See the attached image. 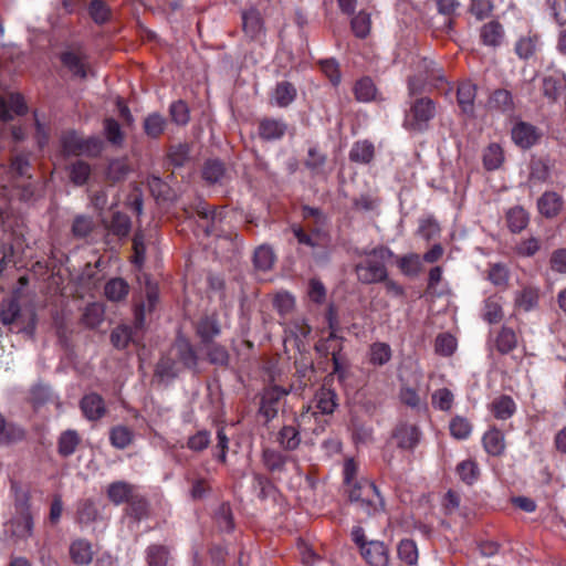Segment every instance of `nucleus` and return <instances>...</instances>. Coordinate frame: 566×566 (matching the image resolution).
Instances as JSON below:
<instances>
[{
  "label": "nucleus",
  "instance_id": "nucleus-1",
  "mask_svg": "<svg viewBox=\"0 0 566 566\" xmlns=\"http://www.w3.org/2000/svg\"><path fill=\"white\" fill-rule=\"evenodd\" d=\"M355 254L365 258L355 265V273L360 283L376 284L386 280L387 263L394 256V252L389 248L379 245L371 250L357 249Z\"/></svg>",
  "mask_w": 566,
  "mask_h": 566
},
{
  "label": "nucleus",
  "instance_id": "nucleus-2",
  "mask_svg": "<svg viewBox=\"0 0 566 566\" xmlns=\"http://www.w3.org/2000/svg\"><path fill=\"white\" fill-rule=\"evenodd\" d=\"M349 501L370 516L384 509V500L378 488L370 481H361L349 491Z\"/></svg>",
  "mask_w": 566,
  "mask_h": 566
},
{
  "label": "nucleus",
  "instance_id": "nucleus-3",
  "mask_svg": "<svg viewBox=\"0 0 566 566\" xmlns=\"http://www.w3.org/2000/svg\"><path fill=\"white\" fill-rule=\"evenodd\" d=\"M436 116V104L429 97L416 98L411 105L406 118V126L422 132L428 127V123Z\"/></svg>",
  "mask_w": 566,
  "mask_h": 566
},
{
  "label": "nucleus",
  "instance_id": "nucleus-4",
  "mask_svg": "<svg viewBox=\"0 0 566 566\" xmlns=\"http://www.w3.org/2000/svg\"><path fill=\"white\" fill-rule=\"evenodd\" d=\"M61 145L63 154L66 156L96 155L101 150V142L98 139H84L74 130L63 134Z\"/></svg>",
  "mask_w": 566,
  "mask_h": 566
},
{
  "label": "nucleus",
  "instance_id": "nucleus-5",
  "mask_svg": "<svg viewBox=\"0 0 566 566\" xmlns=\"http://www.w3.org/2000/svg\"><path fill=\"white\" fill-rule=\"evenodd\" d=\"M418 75L409 78L408 88L410 95L419 93L424 82L443 81L444 76L438 64L429 59H421L418 64Z\"/></svg>",
  "mask_w": 566,
  "mask_h": 566
},
{
  "label": "nucleus",
  "instance_id": "nucleus-6",
  "mask_svg": "<svg viewBox=\"0 0 566 566\" xmlns=\"http://www.w3.org/2000/svg\"><path fill=\"white\" fill-rule=\"evenodd\" d=\"M390 438L397 448L413 451L420 442L421 431L416 424L400 421L392 429Z\"/></svg>",
  "mask_w": 566,
  "mask_h": 566
},
{
  "label": "nucleus",
  "instance_id": "nucleus-7",
  "mask_svg": "<svg viewBox=\"0 0 566 566\" xmlns=\"http://www.w3.org/2000/svg\"><path fill=\"white\" fill-rule=\"evenodd\" d=\"M1 322L4 325H11L17 323L18 332L24 333L27 335H33L35 329V314L33 312L30 313L29 323L25 326H20L22 322V313L17 300H10L2 304L0 311Z\"/></svg>",
  "mask_w": 566,
  "mask_h": 566
},
{
  "label": "nucleus",
  "instance_id": "nucleus-8",
  "mask_svg": "<svg viewBox=\"0 0 566 566\" xmlns=\"http://www.w3.org/2000/svg\"><path fill=\"white\" fill-rule=\"evenodd\" d=\"M293 233L300 244L307 245L313 249V258L317 263L326 264L331 258L328 247L323 244L313 233H307L301 227H294Z\"/></svg>",
  "mask_w": 566,
  "mask_h": 566
},
{
  "label": "nucleus",
  "instance_id": "nucleus-9",
  "mask_svg": "<svg viewBox=\"0 0 566 566\" xmlns=\"http://www.w3.org/2000/svg\"><path fill=\"white\" fill-rule=\"evenodd\" d=\"M287 394L289 390L280 386H272L263 392L260 405V413L265 418L266 421H271L276 417L280 401Z\"/></svg>",
  "mask_w": 566,
  "mask_h": 566
},
{
  "label": "nucleus",
  "instance_id": "nucleus-10",
  "mask_svg": "<svg viewBox=\"0 0 566 566\" xmlns=\"http://www.w3.org/2000/svg\"><path fill=\"white\" fill-rule=\"evenodd\" d=\"M290 457L271 448L262 451V463L273 479L280 480L287 472L286 463Z\"/></svg>",
  "mask_w": 566,
  "mask_h": 566
},
{
  "label": "nucleus",
  "instance_id": "nucleus-11",
  "mask_svg": "<svg viewBox=\"0 0 566 566\" xmlns=\"http://www.w3.org/2000/svg\"><path fill=\"white\" fill-rule=\"evenodd\" d=\"M541 137V133L534 125L518 122L512 128V139L521 148L527 149L534 146Z\"/></svg>",
  "mask_w": 566,
  "mask_h": 566
},
{
  "label": "nucleus",
  "instance_id": "nucleus-12",
  "mask_svg": "<svg viewBox=\"0 0 566 566\" xmlns=\"http://www.w3.org/2000/svg\"><path fill=\"white\" fill-rule=\"evenodd\" d=\"M360 554L371 566H388L389 551L384 542L369 541L360 549Z\"/></svg>",
  "mask_w": 566,
  "mask_h": 566
},
{
  "label": "nucleus",
  "instance_id": "nucleus-13",
  "mask_svg": "<svg viewBox=\"0 0 566 566\" xmlns=\"http://www.w3.org/2000/svg\"><path fill=\"white\" fill-rule=\"evenodd\" d=\"M101 517L102 515L96 500L88 497L78 500L76 502L75 521L80 525L86 526L93 522H96Z\"/></svg>",
  "mask_w": 566,
  "mask_h": 566
},
{
  "label": "nucleus",
  "instance_id": "nucleus-14",
  "mask_svg": "<svg viewBox=\"0 0 566 566\" xmlns=\"http://www.w3.org/2000/svg\"><path fill=\"white\" fill-rule=\"evenodd\" d=\"M242 29L251 40H260L264 34L263 20L258 9L251 8L242 12Z\"/></svg>",
  "mask_w": 566,
  "mask_h": 566
},
{
  "label": "nucleus",
  "instance_id": "nucleus-15",
  "mask_svg": "<svg viewBox=\"0 0 566 566\" xmlns=\"http://www.w3.org/2000/svg\"><path fill=\"white\" fill-rule=\"evenodd\" d=\"M28 111V107L24 103L22 95L12 93L8 96V98L0 97V119L3 122H9L15 115H23Z\"/></svg>",
  "mask_w": 566,
  "mask_h": 566
},
{
  "label": "nucleus",
  "instance_id": "nucleus-16",
  "mask_svg": "<svg viewBox=\"0 0 566 566\" xmlns=\"http://www.w3.org/2000/svg\"><path fill=\"white\" fill-rule=\"evenodd\" d=\"M196 333L200 337L202 344L208 345L220 335L221 327L216 315H206L196 324Z\"/></svg>",
  "mask_w": 566,
  "mask_h": 566
},
{
  "label": "nucleus",
  "instance_id": "nucleus-17",
  "mask_svg": "<svg viewBox=\"0 0 566 566\" xmlns=\"http://www.w3.org/2000/svg\"><path fill=\"white\" fill-rule=\"evenodd\" d=\"M476 96V85L470 81H464L459 84L457 91L458 104L463 114L467 116H474V101Z\"/></svg>",
  "mask_w": 566,
  "mask_h": 566
},
{
  "label": "nucleus",
  "instance_id": "nucleus-18",
  "mask_svg": "<svg viewBox=\"0 0 566 566\" xmlns=\"http://www.w3.org/2000/svg\"><path fill=\"white\" fill-rule=\"evenodd\" d=\"M504 36V28L497 21H490L480 30V39L482 43L492 49L499 48L503 43Z\"/></svg>",
  "mask_w": 566,
  "mask_h": 566
},
{
  "label": "nucleus",
  "instance_id": "nucleus-19",
  "mask_svg": "<svg viewBox=\"0 0 566 566\" xmlns=\"http://www.w3.org/2000/svg\"><path fill=\"white\" fill-rule=\"evenodd\" d=\"M102 222L105 229L118 239L127 238L132 230L130 218L119 211L114 212L111 220L104 219Z\"/></svg>",
  "mask_w": 566,
  "mask_h": 566
},
{
  "label": "nucleus",
  "instance_id": "nucleus-20",
  "mask_svg": "<svg viewBox=\"0 0 566 566\" xmlns=\"http://www.w3.org/2000/svg\"><path fill=\"white\" fill-rule=\"evenodd\" d=\"M287 129V125L282 119L263 118L259 123V135L264 140L281 139Z\"/></svg>",
  "mask_w": 566,
  "mask_h": 566
},
{
  "label": "nucleus",
  "instance_id": "nucleus-21",
  "mask_svg": "<svg viewBox=\"0 0 566 566\" xmlns=\"http://www.w3.org/2000/svg\"><path fill=\"white\" fill-rule=\"evenodd\" d=\"M33 520L28 509H23L19 516L12 518L8 532L12 537L25 539L32 534Z\"/></svg>",
  "mask_w": 566,
  "mask_h": 566
},
{
  "label": "nucleus",
  "instance_id": "nucleus-22",
  "mask_svg": "<svg viewBox=\"0 0 566 566\" xmlns=\"http://www.w3.org/2000/svg\"><path fill=\"white\" fill-rule=\"evenodd\" d=\"M197 214L201 220L207 221V224L205 226L206 234H216L218 226L223 220V212L217 210L214 207H209L206 203H199L197 207Z\"/></svg>",
  "mask_w": 566,
  "mask_h": 566
},
{
  "label": "nucleus",
  "instance_id": "nucleus-23",
  "mask_svg": "<svg viewBox=\"0 0 566 566\" xmlns=\"http://www.w3.org/2000/svg\"><path fill=\"white\" fill-rule=\"evenodd\" d=\"M562 197L554 191L544 192L537 200V208L541 214L546 218L557 216L562 209Z\"/></svg>",
  "mask_w": 566,
  "mask_h": 566
},
{
  "label": "nucleus",
  "instance_id": "nucleus-24",
  "mask_svg": "<svg viewBox=\"0 0 566 566\" xmlns=\"http://www.w3.org/2000/svg\"><path fill=\"white\" fill-rule=\"evenodd\" d=\"M92 545L87 539L77 538L70 545V556L76 565H88L93 560Z\"/></svg>",
  "mask_w": 566,
  "mask_h": 566
},
{
  "label": "nucleus",
  "instance_id": "nucleus-25",
  "mask_svg": "<svg viewBox=\"0 0 566 566\" xmlns=\"http://www.w3.org/2000/svg\"><path fill=\"white\" fill-rule=\"evenodd\" d=\"M107 497L115 505L128 503L134 494V486L125 481H116L108 485Z\"/></svg>",
  "mask_w": 566,
  "mask_h": 566
},
{
  "label": "nucleus",
  "instance_id": "nucleus-26",
  "mask_svg": "<svg viewBox=\"0 0 566 566\" xmlns=\"http://www.w3.org/2000/svg\"><path fill=\"white\" fill-rule=\"evenodd\" d=\"M25 438V430L12 422L6 421L0 413V444L9 446L18 443Z\"/></svg>",
  "mask_w": 566,
  "mask_h": 566
},
{
  "label": "nucleus",
  "instance_id": "nucleus-27",
  "mask_svg": "<svg viewBox=\"0 0 566 566\" xmlns=\"http://www.w3.org/2000/svg\"><path fill=\"white\" fill-rule=\"evenodd\" d=\"M81 409L88 420H97L105 413L104 400L97 394H90L81 400Z\"/></svg>",
  "mask_w": 566,
  "mask_h": 566
},
{
  "label": "nucleus",
  "instance_id": "nucleus-28",
  "mask_svg": "<svg viewBox=\"0 0 566 566\" xmlns=\"http://www.w3.org/2000/svg\"><path fill=\"white\" fill-rule=\"evenodd\" d=\"M539 46V35L536 33H527L522 35L515 43L514 51L521 60H530L536 53Z\"/></svg>",
  "mask_w": 566,
  "mask_h": 566
},
{
  "label": "nucleus",
  "instance_id": "nucleus-29",
  "mask_svg": "<svg viewBox=\"0 0 566 566\" xmlns=\"http://www.w3.org/2000/svg\"><path fill=\"white\" fill-rule=\"evenodd\" d=\"M202 178L210 185H222L227 178V169L222 161L209 159L202 167Z\"/></svg>",
  "mask_w": 566,
  "mask_h": 566
},
{
  "label": "nucleus",
  "instance_id": "nucleus-30",
  "mask_svg": "<svg viewBox=\"0 0 566 566\" xmlns=\"http://www.w3.org/2000/svg\"><path fill=\"white\" fill-rule=\"evenodd\" d=\"M178 360L184 367L196 370L198 366V355L192 345L186 339H178L174 346Z\"/></svg>",
  "mask_w": 566,
  "mask_h": 566
},
{
  "label": "nucleus",
  "instance_id": "nucleus-31",
  "mask_svg": "<svg viewBox=\"0 0 566 566\" xmlns=\"http://www.w3.org/2000/svg\"><path fill=\"white\" fill-rule=\"evenodd\" d=\"M505 220L512 233H520L527 227L530 216L523 207L515 206L506 211Z\"/></svg>",
  "mask_w": 566,
  "mask_h": 566
},
{
  "label": "nucleus",
  "instance_id": "nucleus-32",
  "mask_svg": "<svg viewBox=\"0 0 566 566\" xmlns=\"http://www.w3.org/2000/svg\"><path fill=\"white\" fill-rule=\"evenodd\" d=\"M315 369L313 365L301 361L296 363L295 379L291 385V390L301 394L307 386L313 382Z\"/></svg>",
  "mask_w": 566,
  "mask_h": 566
},
{
  "label": "nucleus",
  "instance_id": "nucleus-33",
  "mask_svg": "<svg viewBox=\"0 0 566 566\" xmlns=\"http://www.w3.org/2000/svg\"><path fill=\"white\" fill-rule=\"evenodd\" d=\"M566 88L565 74L548 75L543 78V94L546 98L555 102Z\"/></svg>",
  "mask_w": 566,
  "mask_h": 566
},
{
  "label": "nucleus",
  "instance_id": "nucleus-34",
  "mask_svg": "<svg viewBox=\"0 0 566 566\" xmlns=\"http://www.w3.org/2000/svg\"><path fill=\"white\" fill-rule=\"evenodd\" d=\"M61 62L74 76L86 78V64L80 54L72 51L63 52L61 54Z\"/></svg>",
  "mask_w": 566,
  "mask_h": 566
},
{
  "label": "nucleus",
  "instance_id": "nucleus-35",
  "mask_svg": "<svg viewBox=\"0 0 566 566\" xmlns=\"http://www.w3.org/2000/svg\"><path fill=\"white\" fill-rule=\"evenodd\" d=\"M296 97V88L290 82H280L276 84L272 95V103L279 107L289 106Z\"/></svg>",
  "mask_w": 566,
  "mask_h": 566
},
{
  "label": "nucleus",
  "instance_id": "nucleus-36",
  "mask_svg": "<svg viewBox=\"0 0 566 566\" xmlns=\"http://www.w3.org/2000/svg\"><path fill=\"white\" fill-rule=\"evenodd\" d=\"M326 161V154L321 151L316 146H313L308 148L307 157L304 161V165L311 171L312 175L319 176L325 174Z\"/></svg>",
  "mask_w": 566,
  "mask_h": 566
},
{
  "label": "nucleus",
  "instance_id": "nucleus-37",
  "mask_svg": "<svg viewBox=\"0 0 566 566\" xmlns=\"http://www.w3.org/2000/svg\"><path fill=\"white\" fill-rule=\"evenodd\" d=\"M375 155V147L368 140L356 142L349 151V159L358 164H369Z\"/></svg>",
  "mask_w": 566,
  "mask_h": 566
},
{
  "label": "nucleus",
  "instance_id": "nucleus-38",
  "mask_svg": "<svg viewBox=\"0 0 566 566\" xmlns=\"http://www.w3.org/2000/svg\"><path fill=\"white\" fill-rule=\"evenodd\" d=\"M81 442V438L75 430H65L61 433L57 441V452L60 455L67 458L72 455L77 446Z\"/></svg>",
  "mask_w": 566,
  "mask_h": 566
},
{
  "label": "nucleus",
  "instance_id": "nucleus-39",
  "mask_svg": "<svg viewBox=\"0 0 566 566\" xmlns=\"http://www.w3.org/2000/svg\"><path fill=\"white\" fill-rule=\"evenodd\" d=\"M129 292V285L122 277L111 279L104 287V294L112 302L124 300Z\"/></svg>",
  "mask_w": 566,
  "mask_h": 566
},
{
  "label": "nucleus",
  "instance_id": "nucleus-40",
  "mask_svg": "<svg viewBox=\"0 0 566 566\" xmlns=\"http://www.w3.org/2000/svg\"><path fill=\"white\" fill-rule=\"evenodd\" d=\"M276 260L272 247L262 244L255 249L253 255L254 266L260 271H269L272 269Z\"/></svg>",
  "mask_w": 566,
  "mask_h": 566
},
{
  "label": "nucleus",
  "instance_id": "nucleus-41",
  "mask_svg": "<svg viewBox=\"0 0 566 566\" xmlns=\"http://www.w3.org/2000/svg\"><path fill=\"white\" fill-rule=\"evenodd\" d=\"M483 446L491 455H501L504 451V436L497 429H491L483 436Z\"/></svg>",
  "mask_w": 566,
  "mask_h": 566
},
{
  "label": "nucleus",
  "instance_id": "nucleus-42",
  "mask_svg": "<svg viewBox=\"0 0 566 566\" xmlns=\"http://www.w3.org/2000/svg\"><path fill=\"white\" fill-rule=\"evenodd\" d=\"M30 161L23 154H18L11 157L8 167V178L15 180L17 178L29 177Z\"/></svg>",
  "mask_w": 566,
  "mask_h": 566
},
{
  "label": "nucleus",
  "instance_id": "nucleus-43",
  "mask_svg": "<svg viewBox=\"0 0 566 566\" xmlns=\"http://www.w3.org/2000/svg\"><path fill=\"white\" fill-rule=\"evenodd\" d=\"M170 559V552L167 546L153 544L146 549V562L148 566H167Z\"/></svg>",
  "mask_w": 566,
  "mask_h": 566
},
{
  "label": "nucleus",
  "instance_id": "nucleus-44",
  "mask_svg": "<svg viewBox=\"0 0 566 566\" xmlns=\"http://www.w3.org/2000/svg\"><path fill=\"white\" fill-rule=\"evenodd\" d=\"M538 290L532 286L524 287L516 293L515 305L524 312H530L537 306Z\"/></svg>",
  "mask_w": 566,
  "mask_h": 566
},
{
  "label": "nucleus",
  "instance_id": "nucleus-45",
  "mask_svg": "<svg viewBox=\"0 0 566 566\" xmlns=\"http://www.w3.org/2000/svg\"><path fill=\"white\" fill-rule=\"evenodd\" d=\"M167 125L166 118L159 113H151L144 119V132L150 138H158Z\"/></svg>",
  "mask_w": 566,
  "mask_h": 566
},
{
  "label": "nucleus",
  "instance_id": "nucleus-46",
  "mask_svg": "<svg viewBox=\"0 0 566 566\" xmlns=\"http://www.w3.org/2000/svg\"><path fill=\"white\" fill-rule=\"evenodd\" d=\"M67 170H69L70 180L75 186L85 185L91 176V166L83 160H76V161L72 163L67 167Z\"/></svg>",
  "mask_w": 566,
  "mask_h": 566
},
{
  "label": "nucleus",
  "instance_id": "nucleus-47",
  "mask_svg": "<svg viewBox=\"0 0 566 566\" xmlns=\"http://www.w3.org/2000/svg\"><path fill=\"white\" fill-rule=\"evenodd\" d=\"M516 406L510 396H501L492 402V412L495 418L506 420L513 416Z\"/></svg>",
  "mask_w": 566,
  "mask_h": 566
},
{
  "label": "nucleus",
  "instance_id": "nucleus-48",
  "mask_svg": "<svg viewBox=\"0 0 566 566\" xmlns=\"http://www.w3.org/2000/svg\"><path fill=\"white\" fill-rule=\"evenodd\" d=\"M205 346L210 364L220 367H227L229 365L230 355L224 346L213 342Z\"/></svg>",
  "mask_w": 566,
  "mask_h": 566
},
{
  "label": "nucleus",
  "instance_id": "nucleus-49",
  "mask_svg": "<svg viewBox=\"0 0 566 566\" xmlns=\"http://www.w3.org/2000/svg\"><path fill=\"white\" fill-rule=\"evenodd\" d=\"M277 442L285 450H295L301 442L298 430L294 426H284L277 433Z\"/></svg>",
  "mask_w": 566,
  "mask_h": 566
},
{
  "label": "nucleus",
  "instance_id": "nucleus-50",
  "mask_svg": "<svg viewBox=\"0 0 566 566\" xmlns=\"http://www.w3.org/2000/svg\"><path fill=\"white\" fill-rule=\"evenodd\" d=\"M495 345L501 354H509L517 346L515 332L510 327L503 326L496 337Z\"/></svg>",
  "mask_w": 566,
  "mask_h": 566
},
{
  "label": "nucleus",
  "instance_id": "nucleus-51",
  "mask_svg": "<svg viewBox=\"0 0 566 566\" xmlns=\"http://www.w3.org/2000/svg\"><path fill=\"white\" fill-rule=\"evenodd\" d=\"M482 318L489 324H497L503 318V310L499 300L494 296L484 301Z\"/></svg>",
  "mask_w": 566,
  "mask_h": 566
},
{
  "label": "nucleus",
  "instance_id": "nucleus-52",
  "mask_svg": "<svg viewBox=\"0 0 566 566\" xmlns=\"http://www.w3.org/2000/svg\"><path fill=\"white\" fill-rule=\"evenodd\" d=\"M503 160V150L497 144H490L483 153V165L488 170L500 168Z\"/></svg>",
  "mask_w": 566,
  "mask_h": 566
},
{
  "label": "nucleus",
  "instance_id": "nucleus-53",
  "mask_svg": "<svg viewBox=\"0 0 566 566\" xmlns=\"http://www.w3.org/2000/svg\"><path fill=\"white\" fill-rule=\"evenodd\" d=\"M399 398L402 403L415 409L417 411H422L427 409L426 401L419 396L417 390L411 387L403 386L400 389Z\"/></svg>",
  "mask_w": 566,
  "mask_h": 566
},
{
  "label": "nucleus",
  "instance_id": "nucleus-54",
  "mask_svg": "<svg viewBox=\"0 0 566 566\" xmlns=\"http://www.w3.org/2000/svg\"><path fill=\"white\" fill-rule=\"evenodd\" d=\"M490 106L501 112H511L514 108L513 96L511 92L500 88L493 92L490 97Z\"/></svg>",
  "mask_w": 566,
  "mask_h": 566
},
{
  "label": "nucleus",
  "instance_id": "nucleus-55",
  "mask_svg": "<svg viewBox=\"0 0 566 566\" xmlns=\"http://www.w3.org/2000/svg\"><path fill=\"white\" fill-rule=\"evenodd\" d=\"M336 399L337 395L334 390L322 389L316 395V408L324 415H331L337 406Z\"/></svg>",
  "mask_w": 566,
  "mask_h": 566
},
{
  "label": "nucleus",
  "instance_id": "nucleus-56",
  "mask_svg": "<svg viewBox=\"0 0 566 566\" xmlns=\"http://www.w3.org/2000/svg\"><path fill=\"white\" fill-rule=\"evenodd\" d=\"M398 557L407 565H416L418 562V549L416 543L411 539L400 541L397 547Z\"/></svg>",
  "mask_w": 566,
  "mask_h": 566
},
{
  "label": "nucleus",
  "instance_id": "nucleus-57",
  "mask_svg": "<svg viewBox=\"0 0 566 566\" xmlns=\"http://www.w3.org/2000/svg\"><path fill=\"white\" fill-rule=\"evenodd\" d=\"M355 96L359 102H370L376 96V86L369 77L357 81L354 87Z\"/></svg>",
  "mask_w": 566,
  "mask_h": 566
},
{
  "label": "nucleus",
  "instance_id": "nucleus-58",
  "mask_svg": "<svg viewBox=\"0 0 566 566\" xmlns=\"http://www.w3.org/2000/svg\"><path fill=\"white\" fill-rule=\"evenodd\" d=\"M510 272L506 265L502 263H494L490 266L488 279L489 281L501 289H505L509 283Z\"/></svg>",
  "mask_w": 566,
  "mask_h": 566
},
{
  "label": "nucleus",
  "instance_id": "nucleus-59",
  "mask_svg": "<svg viewBox=\"0 0 566 566\" xmlns=\"http://www.w3.org/2000/svg\"><path fill=\"white\" fill-rule=\"evenodd\" d=\"M352 30L354 34L357 38L364 39L366 38L370 32V15L369 13L365 11H359L353 19H352Z\"/></svg>",
  "mask_w": 566,
  "mask_h": 566
},
{
  "label": "nucleus",
  "instance_id": "nucleus-60",
  "mask_svg": "<svg viewBox=\"0 0 566 566\" xmlns=\"http://www.w3.org/2000/svg\"><path fill=\"white\" fill-rule=\"evenodd\" d=\"M104 319V308L98 303L88 304L83 314V322L87 327L95 328Z\"/></svg>",
  "mask_w": 566,
  "mask_h": 566
},
{
  "label": "nucleus",
  "instance_id": "nucleus-61",
  "mask_svg": "<svg viewBox=\"0 0 566 566\" xmlns=\"http://www.w3.org/2000/svg\"><path fill=\"white\" fill-rule=\"evenodd\" d=\"M109 440L117 449H125L133 440L132 431L125 426H117L111 430Z\"/></svg>",
  "mask_w": 566,
  "mask_h": 566
},
{
  "label": "nucleus",
  "instance_id": "nucleus-62",
  "mask_svg": "<svg viewBox=\"0 0 566 566\" xmlns=\"http://www.w3.org/2000/svg\"><path fill=\"white\" fill-rule=\"evenodd\" d=\"M179 369L175 360L169 357H161L156 365L155 374L160 379L170 380L177 377Z\"/></svg>",
  "mask_w": 566,
  "mask_h": 566
},
{
  "label": "nucleus",
  "instance_id": "nucleus-63",
  "mask_svg": "<svg viewBox=\"0 0 566 566\" xmlns=\"http://www.w3.org/2000/svg\"><path fill=\"white\" fill-rule=\"evenodd\" d=\"M167 157L172 166L182 167L189 160L188 144H177L170 146Z\"/></svg>",
  "mask_w": 566,
  "mask_h": 566
},
{
  "label": "nucleus",
  "instance_id": "nucleus-64",
  "mask_svg": "<svg viewBox=\"0 0 566 566\" xmlns=\"http://www.w3.org/2000/svg\"><path fill=\"white\" fill-rule=\"evenodd\" d=\"M111 342L116 348L123 349L129 342H135V334L128 326H118L112 332Z\"/></svg>",
  "mask_w": 566,
  "mask_h": 566
}]
</instances>
